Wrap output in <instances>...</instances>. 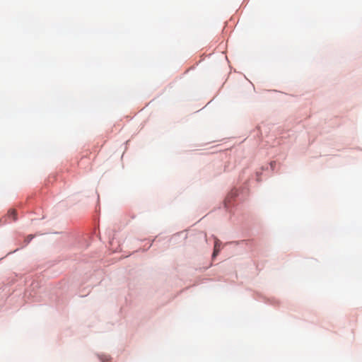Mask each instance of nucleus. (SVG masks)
I'll list each match as a JSON object with an SVG mask.
<instances>
[{
  "mask_svg": "<svg viewBox=\"0 0 362 362\" xmlns=\"http://www.w3.org/2000/svg\"><path fill=\"white\" fill-rule=\"evenodd\" d=\"M221 249V242L216 238L215 241H214V252H213L212 257H215L218 254Z\"/></svg>",
  "mask_w": 362,
  "mask_h": 362,
  "instance_id": "1",
  "label": "nucleus"
},
{
  "mask_svg": "<svg viewBox=\"0 0 362 362\" xmlns=\"http://www.w3.org/2000/svg\"><path fill=\"white\" fill-rule=\"evenodd\" d=\"M8 216H9V217L12 218L13 221L16 220V211L14 209L8 211Z\"/></svg>",
  "mask_w": 362,
  "mask_h": 362,
  "instance_id": "2",
  "label": "nucleus"
},
{
  "mask_svg": "<svg viewBox=\"0 0 362 362\" xmlns=\"http://www.w3.org/2000/svg\"><path fill=\"white\" fill-rule=\"evenodd\" d=\"M32 238H33V235H28L26 239L27 242L28 243L29 241H30L32 240Z\"/></svg>",
  "mask_w": 362,
  "mask_h": 362,
  "instance_id": "3",
  "label": "nucleus"
}]
</instances>
